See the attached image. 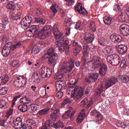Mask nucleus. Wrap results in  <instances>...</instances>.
I'll list each match as a JSON object with an SVG mask.
<instances>
[{"label":"nucleus","instance_id":"f257e3e1","mask_svg":"<svg viewBox=\"0 0 129 129\" xmlns=\"http://www.w3.org/2000/svg\"><path fill=\"white\" fill-rule=\"evenodd\" d=\"M52 30L55 39L59 40L55 42V45L57 46L58 51L60 53L64 52L66 54H69V50H70L71 47V45H69V41L63 39V34L60 32L59 29L55 26H53Z\"/></svg>","mask_w":129,"mask_h":129},{"label":"nucleus","instance_id":"f03ea898","mask_svg":"<svg viewBox=\"0 0 129 129\" xmlns=\"http://www.w3.org/2000/svg\"><path fill=\"white\" fill-rule=\"evenodd\" d=\"M51 29L52 26L50 25H46L41 29H40L39 25H32L28 31L34 35H37L38 39L44 40V39H47L51 35Z\"/></svg>","mask_w":129,"mask_h":129},{"label":"nucleus","instance_id":"7ed1b4c3","mask_svg":"<svg viewBox=\"0 0 129 129\" xmlns=\"http://www.w3.org/2000/svg\"><path fill=\"white\" fill-rule=\"evenodd\" d=\"M69 62H70L71 64L67 61L61 62L60 63L58 69L59 72H61L63 74H66V73H68V72H71V71H72L73 68L75 67L74 66L75 59L74 58H70L69 59Z\"/></svg>","mask_w":129,"mask_h":129},{"label":"nucleus","instance_id":"20e7f679","mask_svg":"<svg viewBox=\"0 0 129 129\" xmlns=\"http://www.w3.org/2000/svg\"><path fill=\"white\" fill-rule=\"evenodd\" d=\"M107 61L113 66H117L121 62L119 56L115 54L108 55L107 57Z\"/></svg>","mask_w":129,"mask_h":129},{"label":"nucleus","instance_id":"39448f33","mask_svg":"<svg viewBox=\"0 0 129 129\" xmlns=\"http://www.w3.org/2000/svg\"><path fill=\"white\" fill-rule=\"evenodd\" d=\"M77 92V94H76L75 93ZM74 92L75 93L71 95V97L72 98H75L76 101H78L83 96V89L82 88H80L78 90V87L76 86L74 89Z\"/></svg>","mask_w":129,"mask_h":129},{"label":"nucleus","instance_id":"423d86ee","mask_svg":"<svg viewBox=\"0 0 129 129\" xmlns=\"http://www.w3.org/2000/svg\"><path fill=\"white\" fill-rule=\"evenodd\" d=\"M40 73L42 78H47L52 75V70L46 67H42L40 70Z\"/></svg>","mask_w":129,"mask_h":129},{"label":"nucleus","instance_id":"0eeeda50","mask_svg":"<svg viewBox=\"0 0 129 129\" xmlns=\"http://www.w3.org/2000/svg\"><path fill=\"white\" fill-rule=\"evenodd\" d=\"M117 78L115 77H112L108 79V80L105 83V88L107 89L109 88L112 85H114L117 82Z\"/></svg>","mask_w":129,"mask_h":129},{"label":"nucleus","instance_id":"6e6552de","mask_svg":"<svg viewBox=\"0 0 129 129\" xmlns=\"http://www.w3.org/2000/svg\"><path fill=\"white\" fill-rule=\"evenodd\" d=\"M17 15L14 12H11L10 13V18L13 21H18L21 19V16H22V9H20L17 10Z\"/></svg>","mask_w":129,"mask_h":129},{"label":"nucleus","instance_id":"1a4fd4ad","mask_svg":"<svg viewBox=\"0 0 129 129\" xmlns=\"http://www.w3.org/2000/svg\"><path fill=\"white\" fill-rule=\"evenodd\" d=\"M71 109H73L72 107H70L69 110L66 111L64 114L62 116V118H63L64 119H68V118H70V119H72V118H73L74 117L75 111H73L71 113Z\"/></svg>","mask_w":129,"mask_h":129},{"label":"nucleus","instance_id":"9d476101","mask_svg":"<svg viewBox=\"0 0 129 129\" xmlns=\"http://www.w3.org/2000/svg\"><path fill=\"white\" fill-rule=\"evenodd\" d=\"M99 73L101 76H104L107 72V66L106 64L101 62L99 66Z\"/></svg>","mask_w":129,"mask_h":129},{"label":"nucleus","instance_id":"9b49d317","mask_svg":"<svg viewBox=\"0 0 129 129\" xmlns=\"http://www.w3.org/2000/svg\"><path fill=\"white\" fill-rule=\"evenodd\" d=\"M110 39L111 42H113V43H119L122 41V37L121 36L114 33L110 35Z\"/></svg>","mask_w":129,"mask_h":129},{"label":"nucleus","instance_id":"f8f14e48","mask_svg":"<svg viewBox=\"0 0 129 129\" xmlns=\"http://www.w3.org/2000/svg\"><path fill=\"white\" fill-rule=\"evenodd\" d=\"M13 124L15 129H21L22 128V124H23V119L20 117H17L13 120Z\"/></svg>","mask_w":129,"mask_h":129},{"label":"nucleus","instance_id":"ddd939ff","mask_svg":"<svg viewBox=\"0 0 129 129\" xmlns=\"http://www.w3.org/2000/svg\"><path fill=\"white\" fill-rule=\"evenodd\" d=\"M116 49L118 52L122 55H124V54L127 52V46L124 45L120 44L117 45Z\"/></svg>","mask_w":129,"mask_h":129},{"label":"nucleus","instance_id":"4468645a","mask_svg":"<svg viewBox=\"0 0 129 129\" xmlns=\"http://www.w3.org/2000/svg\"><path fill=\"white\" fill-rule=\"evenodd\" d=\"M57 59H58L57 53H54L48 58L47 63L49 65H55L56 64Z\"/></svg>","mask_w":129,"mask_h":129},{"label":"nucleus","instance_id":"2eb2a0df","mask_svg":"<svg viewBox=\"0 0 129 129\" xmlns=\"http://www.w3.org/2000/svg\"><path fill=\"white\" fill-rule=\"evenodd\" d=\"M92 68L93 69H96V68H99V65H100V60H99V57L95 56L92 59Z\"/></svg>","mask_w":129,"mask_h":129},{"label":"nucleus","instance_id":"dca6fc26","mask_svg":"<svg viewBox=\"0 0 129 129\" xmlns=\"http://www.w3.org/2000/svg\"><path fill=\"white\" fill-rule=\"evenodd\" d=\"M75 11L78 12L79 14H82V15H87V11L85 8L82 7V4L81 3H79L75 8Z\"/></svg>","mask_w":129,"mask_h":129},{"label":"nucleus","instance_id":"f3484780","mask_svg":"<svg viewBox=\"0 0 129 129\" xmlns=\"http://www.w3.org/2000/svg\"><path fill=\"white\" fill-rule=\"evenodd\" d=\"M73 49H74V53L75 55L77 56V54H79L81 50H82V46L79 45L78 42H74Z\"/></svg>","mask_w":129,"mask_h":129},{"label":"nucleus","instance_id":"a211bd4d","mask_svg":"<svg viewBox=\"0 0 129 129\" xmlns=\"http://www.w3.org/2000/svg\"><path fill=\"white\" fill-rule=\"evenodd\" d=\"M120 30L124 32L125 36L129 35V25L126 24H122L120 27Z\"/></svg>","mask_w":129,"mask_h":129},{"label":"nucleus","instance_id":"6ab92c4d","mask_svg":"<svg viewBox=\"0 0 129 129\" xmlns=\"http://www.w3.org/2000/svg\"><path fill=\"white\" fill-rule=\"evenodd\" d=\"M116 125L118 127L121 128H125L126 126H129V121L127 120L125 122H121V121H117Z\"/></svg>","mask_w":129,"mask_h":129},{"label":"nucleus","instance_id":"aec40b11","mask_svg":"<svg viewBox=\"0 0 129 129\" xmlns=\"http://www.w3.org/2000/svg\"><path fill=\"white\" fill-rule=\"evenodd\" d=\"M28 129H35L37 127V122L36 121H28L27 122Z\"/></svg>","mask_w":129,"mask_h":129},{"label":"nucleus","instance_id":"412c9836","mask_svg":"<svg viewBox=\"0 0 129 129\" xmlns=\"http://www.w3.org/2000/svg\"><path fill=\"white\" fill-rule=\"evenodd\" d=\"M50 107H46L40 110H39L38 112V114L39 115H45L46 114H48L49 112H50Z\"/></svg>","mask_w":129,"mask_h":129},{"label":"nucleus","instance_id":"4be33fe9","mask_svg":"<svg viewBox=\"0 0 129 129\" xmlns=\"http://www.w3.org/2000/svg\"><path fill=\"white\" fill-rule=\"evenodd\" d=\"M60 112V110L59 109L55 110L50 115V118L52 119L53 121H55L57 119L58 117V115Z\"/></svg>","mask_w":129,"mask_h":129},{"label":"nucleus","instance_id":"5701e85b","mask_svg":"<svg viewBox=\"0 0 129 129\" xmlns=\"http://www.w3.org/2000/svg\"><path fill=\"white\" fill-rule=\"evenodd\" d=\"M84 40L87 44H91L93 42L94 38L88 35H86L84 36Z\"/></svg>","mask_w":129,"mask_h":129},{"label":"nucleus","instance_id":"b1692460","mask_svg":"<svg viewBox=\"0 0 129 129\" xmlns=\"http://www.w3.org/2000/svg\"><path fill=\"white\" fill-rule=\"evenodd\" d=\"M86 114H85V112L84 110H82L80 114L78 115V118L77 119V120L78 122L80 123L82 122V120H84V118H85Z\"/></svg>","mask_w":129,"mask_h":129},{"label":"nucleus","instance_id":"393cba45","mask_svg":"<svg viewBox=\"0 0 129 129\" xmlns=\"http://www.w3.org/2000/svg\"><path fill=\"white\" fill-rule=\"evenodd\" d=\"M20 101L24 104H29V103H31V102H32L31 98H30L29 97H27L26 96H24L21 99H20Z\"/></svg>","mask_w":129,"mask_h":129},{"label":"nucleus","instance_id":"a878e982","mask_svg":"<svg viewBox=\"0 0 129 129\" xmlns=\"http://www.w3.org/2000/svg\"><path fill=\"white\" fill-rule=\"evenodd\" d=\"M14 44L12 45V50H16V49H19L22 46V42L19 40H15Z\"/></svg>","mask_w":129,"mask_h":129},{"label":"nucleus","instance_id":"bb28decb","mask_svg":"<svg viewBox=\"0 0 129 129\" xmlns=\"http://www.w3.org/2000/svg\"><path fill=\"white\" fill-rule=\"evenodd\" d=\"M103 22L105 25H110L112 24L113 20L110 16H105L104 17Z\"/></svg>","mask_w":129,"mask_h":129},{"label":"nucleus","instance_id":"cd10ccee","mask_svg":"<svg viewBox=\"0 0 129 129\" xmlns=\"http://www.w3.org/2000/svg\"><path fill=\"white\" fill-rule=\"evenodd\" d=\"M34 22L35 24H39V25H44L45 23H46V20L43 18L35 17Z\"/></svg>","mask_w":129,"mask_h":129},{"label":"nucleus","instance_id":"c85d7f7f","mask_svg":"<svg viewBox=\"0 0 129 129\" xmlns=\"http://www.w3.org/2000/svg\"><path fill=\"white\" fill-rule=\"evenodd\" d=\"M52 125V121L47 120L44 123L43 125L41 127L40 129H49L50 126Z\"/></svg>","mask_w":129,"mask_h":129},{"label":"nucleus","instance_id":"c756f323","mask_svg":"<svg viewBox=\"0 0 129 129\" xmlns=\"http://www.w3.org/2000/svg\"><path fill=\"white\" fill-rule=\"evenodd\" d=\"M51 126L54 128H59V127H64V125L61 121H58L57 123H53L52 125L51 124Z\"/></svg>","mask_w":129,"mask_h":129},{"label":"nucleus","instance_id":"7c9ffc66","mask_svg":"<svg viewBox=\"0 0 129 129\" xmlns=\"http://www.w3.org/2000/svg\"><path fill=\"white\" fill-rule=\"evenodd\" d=\"M112 48L110 46H106L103 50V53L105 55H106V54H110L112 53Z\"/></svg>","mask_w":129,"mask_h":129},{"label":"nucleus","instance_id":"2f4dec72","mask_svg":"<svg viewBox=\"0 0 129 129\" xmlns=\"http://www.w3.org/2000/svg\"><path fill=\"white\" fill-rule=\"evenodd\" d=\"M0 81L2 84H6L8 83V81H9V76L6 75L3 77H1Z\"/></svg>","mask_w":129,"mask_h":129},{"label":"nucleus","instance_id":"473e14b6","mask_svg":"<svg viewBox=\"0 0 129 129\" xmlns=\"http://www.w3.org/2000/svg\"><path fill=\"white\" fill-rule=\"evenodd\" d=\"M103 91V86L102 85H99L97 87V89L96 90V95L98 96H100L101 93H102Z\"/></svg>","mask_w":129,"mask_h":129},{"label":"nucleus","instance_id":"72a5a7b5","mask_svg":"<svg viewBox=\"0 0 129 129\" xmlns=\"http://www.w3.org/2000/svg\"><path fill=\"white\" fill-rule=\"evenodd\" d=\"M20 25L21 26V27H22L23 29H28L30 27V25L27 23L26 22V19H23V18L22 19Z\"/></svg>","mask_w":129,"mask_h":129},{"label":"nucleus","instance_id":"f704fd0d","mask_svg":"<svg viewBox=\"0 0 129 129\" xmlns=\"http://www.w3.org/2000/svg\"><path fill=\"white\" fill-rule=\"evenodd\" d=\"M18 108L21 112H26L28 110V106L27 105H20Z\"/></svg>","mask_w":129,"mask_h":129},{"label":"nucleus","instance_id":"c9c22d12","mask_svg":"<svg viewBox=\"0 0 129 129\" xmlns=\"http://www.w3.org/2000/svg\"><path fill=\"white\" fill-rule=\"evenodd\" d=\"M127 64H128V61H127V59L126 58H123L121 61L120 67L121 68H126Z\"/></svg>","mask_w":129,"mask_h":129},{"label":"nucleus","instance_id":"e433bc0d","mask_svg":"<svg viewBox=\"0 0 129 129\" xmlns=\"http://www.w3.org/2000/svg\"><path fill=\"white\" fill-rule=\"evenodd\" d=\"M16 6L17 5L15 4V3L13 2H10L7 5V9H9V10H11L12 11H15V9H16Z\"/></svg>","mask_w":129,"mask_h":129},{"label":"nucleus","instance_id":"4c0bfd02","mask_svg":"<svg viewBox=\"0 0 129 129\" xmlns=\"http://www.w3.org/2000/svg\"><path fill=\"white\" fill-rule=\"evenodd\" d=\"M2 52V55L4 57H7L9 56V55H10V53H11V50H10L9 49H7L6 48H4L3 47Z\"/></svg>","mask_w":129,"mask_h":129},{"label":"nucleus","instance_id":"58836bf2","mask_svg":"<svg viewBox=\"0 0 129 129\" xmlns=\"http://www.w3.org/2000/svg\"><path fill=\"white\" fill-rule=\"evenodd\" d=\"M14 84L16 87H20L21 84V78L17 77L14 81Z\"/></svg>","mask_w":129,"mask_h":129},{"label":"nucleus","instance_id":"ea45409f","mask_svg":"<svg viewBox=\"0 0 129 129\" xmlns=\"http://www.w3.org/2000/svg\"><path fill=\"white\" fill-rule=\"evenodd\" d=\"M10 122H8L7 120H0V126H8Z\"/></svg>","mask_w":129,"mask_h":129},{"label":"nucleus","instance_id":"a19ab883","mask_svg":"<svg viewBox=\"0 0 129 129\" xmlns=\"http://www.w3.org/2000/svg\"><path fill=\"white\" fill-rule=\"evenodd\" d=\"M2 23L4 26H7V25H9L10 24V21L9 20V18L8 17H4L2 18Z\"/></svg>","mask_w":129,"mask_h":129},{"label":"nucleus","instance_id":"79ce46f5","mask_svg":"<svg viewBox=\"0 0 129 129\" xmlns=\"http://www.w3.org/2000/svg\"><path fill=\"white\" fill-rule=\"evenodd\" d=\"M119 79L122 81L124 83H127L129 81V78L125 76H121L119 77Z\"/></svg>","mask_w":129,"mask_h":129},{"label":"nucleus","instance_id":"37998d69","mask_svg":"<svg viewBox=\"0 0 129 129\" xmlns=\"http://www.w3.org/2000/svg\"><path fill=\"white\" fill-rule=\"evenodd\" d=\"M13 113H14V109L10 108L6 112V117H7V118H10V116H11Z\"/></svg>","mask_w":129,"mask_h":129},{"label":"nucleus","instance_id":"c03bdc74","mask_svg":"<svg viewBox=\"0 0 129 129\" xmlns=\"http://www.w3.org/2000/svg\"><path fill=\"white\" fill-rule=\"evenodd\" d=\"M99 74L98 73L92 74L90 76V78H91L94 81H96L98 79V76Z\"/></svg>","mask_w":129,"mask_h":129},{"label":"nucleus","instance_id":"a18cd8bd","mask_svg":"<svg viewBox=\"0 0 129 129\" xmlns=\"http://www.w3.org/2000/svg\"><path fill=\"white\" fill-rule=\"evenodd\" d=\"M23 19H25V22L30 26V25H31V23H32V20H33V18L31 16H28L27 18H24Z\"/></svg>","mask_w":129,"mask_h":129},{"label":"nucleus","instance_id":"49530a36","mask_svg":"<svg viewBox=\"0 0 129 129\" xmlns=\"http://www.w3.org/2000/svg\"><path fill=\"white\" fill-rule=\"evenodd\" d=\"M7 92H8V87H4L0 90V94L1 95L7 94Z\"/></svg>","mask_w":129,"mask_h":129},{"label":"nucleus","instance_id":"de8ad7c7","mask_svg":"<svg viewBox=\"0 0 129 129\" xmlns=\"http://www.w3.org/2000/svg\"><path fill=\"white\" fill-rule=\"evenodd\" d=\"M90 29L92 30L93 32H95V31H96V26L95 25V22L92 21L90 23Z\"/></svg>","mask_w":129,"mask_h":129},{"label":"nucleus","instance_id":"09e8293b","mask_svg":"<svg viewBox=\"0 0 129 129\" xmlns=\"http://www.w3.org/2000/svg\"><path fill=\"white\" fill-rule=\"evenodd\" d=\"M82 45L84 52H87V51H88V49H89V46H88V44H87L86 42H83Z\"/></svg>","mask_w":129,"mask_h":129},{"label":"nucleus","instance_id":"8fccbe9b","mask_svg":"<svg viewBox=\"0 0 129 129\" xmlns=\"http://www.w3.org/2000/svg\"><path fill=\"white\" fill-rule=\"evenodd\" d=\"M12 47H13L12 43L9 42L8 43H7L3 48H4L5 49H7V50H12Z\"/></svg>","mask_w":129,"mask_h":129},{"label":"nucleus","instance_id":"3c124183","mask_svg":"<svg viewBox=\"0 0 129 129\" xmlns=\"http://www.w3.org/2000/svg\"><path fill=\"white\" fill-rule=\"evenodd\" d=\"M50 9L52 11V13H53V16H55V14L58 13V11L56 9V6L54 5H52L50 7Z\"/></svg>","mask_w":129,"mask_h":129},{"label":"nucleus","instance_id":"603ef678","mask_svg":"<svg viewBox=\"0 0 129 129\" xmlns=\"http://www.w3.org/2000/svg\"><path fill=\"white\" fill-rule=\"evenodd\" d=\"M75 3V1H74V0H69L66 3V5L69 7H71V6H73V5H74Z\"/></svg>","mask_w":129,"mask_h":129},{"label":"nucleus","instance_id":"864d4df0","mask_svg":"<svg viewBox=\"0 0 129 129\" xmlns=\"http://www.w3.org/2000/svg\"><path fill=\"white\" fill-rule=\"evenodd\" d=\"M63 93L61 91L56 92V96L57 98H62L63 97Z\"/></svg>","mask_w":129,"mask_h":129},{"label":"nucleus","instance_id":"5fc2aeb1","mask_svg":"<svg viewBox=\"0 0 129 129\" xmlns=\"http://www.w3.org/2000/svg\"><path fill=\"white\" fill-rule=\"evenodd\" d=\"M70 102H71V101H70L69 98H67L63 100V102H62V105H65L66 104H68V103H70Z\"/></svg>","mask_w":129,"mask_h":129},{"label":"nucleus","instance_id":"6e6d98bb","mask_svg":"<svg viewBox=\"0 0 129 129\" xmlns=\"http://www.w3.org/2000/svg\"><path fill=\"white\" fill-rule=\"evenodd\" d=\"M83 24V23L81 21H79L78 22H77L76 24V26L75 27V29H79V28H80L81 27V26H82V25Z\"/></svg>","mask_w":129,"mask_h":129},{"label":"nucleus","instance_id":"4d7b16f0","mask_svg":"<svg viewBox=\"0 0 129 129\" xmlns=\"http://www.w3.org/2000/svg\"><path fill=\"white\" fill-rule=\"evenodd\" d=\"M64 75H65V74H63V73H62V72H59V74H57L56 75V79H61V78H62Z\"/></svg>","mask_w":129,"mask_h":129},{"label":"nucleus","instance_id":"13d9d810","mask_svg":"<svg viewBox=\"0 0 129 129\" xmlns=\"http://www.w3.org/2000/svg\"><path fill=\"white\" fill-rule=\"evenodd\" d=\"M51 55L50 53H49V52H48V51L44 55L42 56V59H47V58H50V57H51Z\"/></svg>","mask_w":129,"mask_h":129},{"label":"nucleus","instance_id":"bf43d9fd","mask_svg":"<svg viewBox=\"0 0 129 129\" xmlns=\"http://www.w3.org/2000/svg\"><path fill=\"white\" fill-rule=\"evenodd\" d=\"M64 25L66 27H67V28H70V27L71 26V22H70V21H69L68 19H66Z\"/></svg>","mask_w":129,"mask_h":129},{"label":"nucleus","instance_id":"052dcab7","mask_svg":"<svg viewBox=\"0 0 129 129\" xmlns=\"http://www.w3.org/2000/svg\"><path fill=\"white\" fill-rule=\"evenodd\" d=\"M47 52H48L49 54H50L52 56V55L54 54L53 53L55 52V48H54V47H51L48 49Z\"/></svg>","mask_w":129,"mask_h":129},{"label":"nucleus","instance_id":"680f3d73","mask_svg":"<svg viewBox=\"0 0 129 129\" xmlns=\"http://www.w3.org/2000/svg\"><path fill=\"white\" fill-rule=\"evenodd\" d=\"M3 103L2 104V108H4V109H5V108H8V103H7V102L6 101H3Z\"/></svg>","mask_w":129,"mask_h":129},{"label":"nucleus","instance_id":"e2e57ef3","mask_svg":"<svg viewBox=\"0 0 129 129\" xmlns=\"http://www.w3.org/2000/svg\"><path fill=\"white\" fill-rule=\"evenodd\" d=\"M55 86L57 91H61V89H62V88H63L61 85L58 84V85H57V82H56L55 84Z\"/></svg>","mask_w":129,"mask_h":129},{"label":"nucleus","instance_id":"0e129e2a","mask_svg":"<svg viewBox=\"0 0 129 129\" xmlns=\"http://www.w3.org/2000/svg\"><path fill=\"white\" fill-rule=\"evenodd\" d=\"M57 85H59V84H60V85H61L63 88H65V82H63V81H57Z\"/></svg>","mask_w":129,"mask_h":129},{"label":"nucleus","instance_id":"69168bd1","mask_svg":"<svg viewBox=\"0 0 129 129\" xmlns=\"http://www.w3.org/2000/svg\"><path fill=\"white\" fill-rule=\"evenodd\" d=\"M83 54L84 56V59L85 60H87V59H88V53H87V51H83Z\"/></svg>","mask_w":129,"mask_h":129},{"label":"nucleus","instance_id":"338daca9","mask_svg":"<svg viewBox=\"0 0 129 129\" xmlns=\"http://www.w3.org/2000/svg\"><path fill=\"white\" fill-rule=\"evenodd\" d=\"M19 64L18 60H14L12 62V67H17V66Z\"/></svg>","mask_w":129,"mask_h":129},{"label":"nucleus","instance_id":"774afa93","mask_svg":"<svg viewBox=\"0 0 129 129\" xmlns=\"http://www.w3.org/2000/svg\"><path fill=\"white\" fill-rule=\"evenodd\" d=\"M96 117L98 118V120H101V119H102V114L99 112L96 115Z\"/></svg>","mask_w":129,"mask_h":129}]
</instances>
